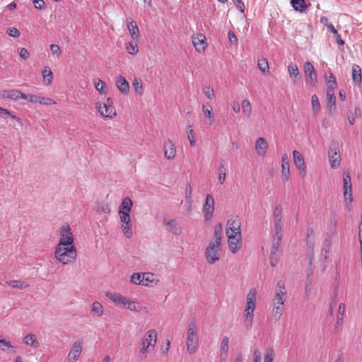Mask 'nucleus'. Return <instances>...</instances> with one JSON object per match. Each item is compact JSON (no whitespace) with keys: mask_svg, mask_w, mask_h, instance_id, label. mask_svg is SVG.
<instances>
[{"mask_svg":"<svg viewBox=\"0 0 362 362\" xmlns=\"http://www.w3.org/2000/svg\"><path fill=\"white\" fill-rule=\"evenodd\" d=\"M281 174L284 182H287L290 178L289 158L286 153L281 156Z\"/></svg>","mask_w":362,"mask_h":362,"instance_id":"nucleus-20","label":"nucleus"},{"mask_svg":"<svg viewBox=\"0 0 362 362\" xmlns=\"http://www.w3.org/2000/svg\"><path fill=\"white\" fill-rule=\"evenodd\" d=\"M286 298L287 292L285 286V282L283 280H279L276 283L275 295L273 299L286 302Z\"/></svg>","mask_w":362,"mask_h":362,"instance_id":"nucleus-22","label":"nucleus"},{"mask_svg":"<svg viewBox=\"0 0 362 362\" xmlns=\"http://www.w3.org/2000/svg\"><path fill=\"white\" fill-rule=\"evenodd\" d=\"M6 33L12 37L17 38L20 36V31L13 27H10L7 29Z\"/></svg>","mask_w":362,"mask_h":362,"instance_id":"nucleus-63","label":"nucleus"},{"mask_svg":"<svg viewBox=\"0 0 362 362\" xmlns=\"http://www.w3.org/2000/svg\"><path fill=\"white\" fill-rule=\"evenodd\" d=\"M304 71L305 74V82L310 86H315L317 83V76L313 65L310 62H306L304 64Z\"/></svg>","mask_w":362,"mask_h":362,"instance_id":"nucleus-14","label":"nucleus"},{"mask_svg":"<svg viewBox=\"0 0 362 362\" xmlns=\"http://www.w3.org/2000/svg\"><path fill=\"white\" fill-rule=\"evenodd\" d=\"M279 254L278 252L271 251L270 255V264L272 267H275L278 262Z\"/></svg>","mask_w":362,"mask_h":362,"instance_id":"nucleus-64","label":"nucleus"},{"mask_svg":"<svg viewBox=\"0 0 362 362\" xmlns=\"http://www.w3.org/2000/svg\"><path fill=\"white\" fill-rule=\"evenodd\" d=\"M159 279L158 275L151 272H143L141 286L153 287L158 284Z\"/></svg>","mask_w":362,"mask_h":362,"instance_id":"nucleus-21","label":"nucleus"},{"mask_svg":"<svg viewBox=\"0 0 362 362\" xmlns=\"http://www.w3.org/2000/svg\"><path fill=\"white\" fill-rule=\"evenodd\" d=\"M282 237L274 236L272 251L279 252Z\"/></svg>","mask_w":362,"mask_h":362,"instance_id":"nucleus-60","label":"nucleus"},{"mask_svg":"<svg viewBox=\"0 0 362 362\" xmlns=\"http://www.w3.org/2000/svg\"><path fill=\"white\" fill-rule=\"evenodd\" d=\"M132 224L131 222L121 223V230L124 235L127 238H129L132 236Z\"/></svg>","mask_w":362,"mask_h":362,"instance_id":"nucleus-47","label":"nucleus"},{"mask_svg":"<svg viewBox=\"0 0 362 362\" xmlns=\"http://www.w3.org/2000/svg\"><path fill=\"white\" fill-rule=\"evenodd\" d=\"M163 153L167 160H173L175 157L177 149L171 139H168L163 142Z\"/></svg>","mask_w":362,"mask_h":362,"instance_id":"nucleus-17","label":"nucleus"},{"mask_svg":"<svg viewBox=\"0 0 362 362\" xmlns=\"http://www.w3.org/2000/svg\"><path fill=\"white\" fill-rule=\"evenodd\" d=\"M39 101H40L39 104H40V105H49L56 104L55 100H54L51 98L43 97V96H40Z\"/></svg>","mask_w":362,"mask_h":362,"instance_id":"nucleus-61","label":"nucleus"},{"mask_svg":"<svg viewBox=\"0 0 362 362\" xmlns=\"http://www.w3.org/2000/svg\"><path fill=\"white\" fill-rule=\"evenodd\" d=\"M352 79L358 85L361 83V69L357 64H354L352 66Z\"/></svg>","mask_w":362,"mask_h":362,"instance_id":"nucleus-37","label":"nucleus"},{"mask_svg":"<svg viewBox=\"0 0 362 362\" xmlns=\"http://www.w3.org/2000/svg\"><path fill=\"white\" fill-rule=\"evenodd\" d=\"M185 199L187 202L189 204V208L191 207L192 204V188L189 185H187L186 186L185 189Z\"/></svg>","mask_w":362,"mask_h":362,"instance_id":"nucleus-62","label":"nucleus"},{"mask_svg":"<svg viewBox=\"0 0 362 362\" xmlns=\"http://www.w3.org/2000/svg\"><path fill=\"white\" fill-rule=\"evenodd\" d=\"M126 305H127V308L128 310L133 312L140 313L143 310V307L141 305V303L135 302L134 300H131L129 299H127V302H126Z\"/></svg>","mask_w":362,"mask_h":362,"instance_id":"nucleus-41","label":"nucleus"},{"mask_svg":"<svg viewBox=\"0 0 362 362\" xmlns=\"http://www.w3.org/2000/svg\"><path fill=\"white\" fill-rule=\"evenodd\" d=\"M95 109L103 117L113 118L116 116V110L112 105V100L107 98L105 103L97 102Z\"/></svg>","mask_w":362,"mask_h":362,"instance_id":"nucleus-7","label":"nucleus"},{"mask_svg":"<svg viewBox=\"0 0 362 362\" xmlns=\"http://www.w3.org/2000/svg\"><path fill=\"white\" fill-rule=\"evenodd\" d=\"M44 83L49 86L53 81V73L49 66H45L42 71Z\"/></svg>","mask_w":362,"mask_h":362,"instance_id":"nucleus-33","label":"nucleus"},{"mask_svg":"<svg viewBox=\"0 0 362 362\" xmlns=\"http://www.w3.org/2000/svg\"><path fill=\"white\" fill-rule=\"evenodd\" d=\"M23 342L25 345L32 348L37 349L40 346V343L38 342L35 334L33 333L26 334L23 339Z\"/></svg>","mask_w":362,"mask_h":362,"instance_id":"nucleus-26","label":"nucleus"},{"mask_svg":"<svg viewBox=\"0 0 362 362\" xmlns=\"http://www.w3.org/2000/svg\"><path fill=\"white\" fill-rule=\"evenodd\" d=\"M288 71L290 76L293 78L294 81H296L299 78V70L296 64H289L288 66Z\"/></svg>","mask_w":362,"mask_h":362,"instance_id":"nucleus-44","label":"nucleus"},{"mask_svg":"<svg viewBox=\"0 0 362 362\" xmlns=\"http://www.w3.org/2000/svg\"><path fill=\"white\" fill-rule=\"evenodd\" d=\"M221 257V247L220 243L210 242L205 250V258L209 264L218 262Z\"/></svg>","mask_w":362,"mask_h":362,"instance_id":"nucleus-5","label":"nucleus"},{"mask_svg":"<svg viewBox=\"0 0 362 362\" xmlns=\"http://www.w3.org/2000/svg\"><path fill=\"white\" fill-rule=\"evenodd\" d=\"M110 211V206L107 203H100L97 205L96 211L99 214H109Z\"/></svg>","mask_w":362,"mask_h":362,"instance_id":"nucleus-53","label":"nucleus"},{"mask_svg":"<svg viewBox=\"0 0 362 362\" xmlns=\"http://www.w3.org/2000/svg\"><path fill=\"white\" fill-rule=\"evenodd\" d=\"M90 313L93 316L102 317L104 313L103 306L100 302L95 301L92 304Z\"/></svg>","mask_w":362,"mask_h":362,"instance_id":"nucleus-34","label":"nucleus"},{"mask_svg":"<svg viewBox=\"0 0 362 362\" xmlns=\"http://www.w3.org/2000/svg\"><path fill=\"white\" fill-rule=\"evenodd\" d=\"M293 163L296 168L299 170L301 177L306 176V165L301 153L297 150H294L292 153Z\"/></svg>","mask_w":362,"mask_h":362,"instance_id":"nucleus-13","label":"nucleus"},{"mask_svg":"<svg viewBox=\"0 0 362 362\" xmlns=\"http://www.w3.org/2000/svg\"><path fill=\"white\" fill-rule=\"evenodd\" d=\"M203 93L208 99L212 100L214 98V90L210 86H204L203 88Z\"/></svg>","mask_w":362,"mask_h":362,"instance_id":"nucleus-56","label":"nucleus"},{"mask_svg":"<svg viewBox=\"0 0 362 362\" xmlns=\"http://www.w3.org/2000/svg\"><path fill=\"white\" fill-rule=\"evenodd\" d=\"M132 86L136 94H138L139 95H143L144 90L142 81L141 79L135 78L132 83Z\"/></svg>","mask_w":362,"mask_h":362,"instance_id":"nucleus-49","label":"nucleus"},{"mask_svg":"<svg viewBox=\"0 0 362 362\" xmlns=\"http://www.w3.org/2000/svg\"><path fill=\"white\" fill-rule=\"evenodd\" d=\"M105 296L110 299L115 305H123L126 306V302H127V298L123 297L120 294L106 292Z\"/></svg>","mask_w":362,"mask_h":362,"instance_id":"nucleus-28","label":"nucleus"},{"mask_svg":"<svg viewBox=\"0 0 362 362\" xmlns=\"http://www.w3.org/2000/svg\"><path fill=\"white\" fill-rule=\"evenodd\" d=\"M332 241L329 238H327L325 240L323 246L321 250V255L323 257L325 261H326L329 257V252L331 247Z\"/></svg>","mask_w":362,"mask_h":362,"instance_id":"nucleus-40","label":"nucleus"},{"mask_svg":"<svg viewBox=\"0 0 362 362\" xmlns=\"http://www.w3.org/2000/svg\"><path fill=\"white\" fill-rule=\"evenodd\" d=\"M218 182L221 185L223 184V182L226 180V169L224 167L223 162L221 161L219 164V166L218 168Z\"/></svg>","mask_w":362,"mask_h":362,"instance_id":"nucleus-51","label":"nucleus"},{"mask_svg":"<svg viewBox=\"0 0 362 362\" xmlns=\"http://www.w3.org/2000/svg\"><path fill=\"white\" fill-rule=\"evenodd\" d=\"M343 191L344 202L349 209H350L352 202V183L349 171H344L343 174Z\"/></svg>","mask_w":362,"mask_h":362,"instance_id":"nucleus-9","label":"nucleus"},{"mask_svg":"<svg viewBox=\"0 0 362 362\" xmlns=\"http://www.w3.org/2000/svg\"><path fill=\"white\" fill-rule=\"evenodd\" d=\"M6 284L8 285H9L10 286H11L12 288H21V289L26 288L29 287V286H30L28 284L22 282L21 281H17V280L7 281Z\"/></svg>","mask_w":362,"mask_h":362,"instance_id":"nucleus-50","label":"nucleus"},{"mask_svg":"<svg viewBox=\"0 0 362 362\" xmlns=\"http://www.w3.org/2000/svg\"><path fill=\"white\" fill-rule=\"evenodd\" d=\"M133 206V202L129 197H126L122 199V204L119 207V214H130Z\"/></svg>","mask_w":362,"mask_h":362,"instance_id":"nucleus-30","label":"nucleus"},{"mask_svg":"<svg viewBox=\"0 0 362 362\" xmlns=\"http://www.w3.org/2000/svg\"><path fill=\"white\" fill-rule=\"evenodd\" d=\"M143 273H134L130 277V282L134 285L141 286Z\"/></svg>","mask_w":362,"mask_h":362,"instance_id":"nucleus-54","label":"nucleus"},{"mask_svg":"<svg viewBox=\"0 0 362 362\" xmlns=\"http://www.w3.org/2000/svg\"><path fill=\"white\" fill-rule=\"evenodd\" d=\"M23 96L24 93L16 89L0 90V98L3 99L18 100L19 99H23Z\"/></svg>","mask_w":362,"mask_h":362,"instance_id":"nucleus-18","label":"nucleus"},{"mask_svg":"<svg viewBox=\"0 0 362 362\" xmlns=\"http://www.w3.org/2000/svg\"><path fill=\"white\" fill-rule=\"evenodd\" d=\"M328 157L332 168L336 169L340 166L341 155L339 142L332 140L329 146Z\"/></svg>","mask_w":362,"mask_h":362,"instance_id":"nucleus-6","label":"nucleus"},{"mask_svg":"<svg viewBox=\"0 0 362 362\" xmlns=\"http://www.w3.org/2000/svg\"><path fill=\"white\" fill-rule=\"evenodd\" d=\"M257 66L259 69L264 74H268L269 72L268 60L264 57H262L258 59Z\"/></svg>","mask_w":362,"mask_h":362,"instance_id":"nucleus-46","label":"nucleus"},{"mask_svg":"<svg viewBox=\"0 0 362 362\" xmlns=\"http://www.w3.org/2000/svg\"><path fill=\"white\" fill-rule=\"evenodd\" d=\"M226 235H242L241 220L238 215L231 214L228 216L226 225Z\"/></svg>","mask_w":362,"mask_h":362,"instance_id":"nucleus-8","label":"nucleus"},{"mask_svg":"<svg viewBox=\"0 0 362 362\" xmlns=\"http://www.w3.org/2000/svg\"><path fill=\"white\" fill-rule=\"evenodd\" d=\"M312 111L313 115L316 116L320 111L321 105L317 95L314 94L311 97Z\"/></svg>","mask_w":362,"mask_h":362,"instance_id":"nucleus-38","label":"nucleus"},{"mask_svg":"<svg viewBox=\"0 0 362 362\" xmlns=\"http://www.w3.org/2000/svg\"><path fill=\"white\" fill-rule=\"evenodd\" d=\"M202 110L204 117L209 122V124H211L214 122V114L213 113V107L209 103H204L202 105Z\"/></svg>","mask_w":362,"mask_h":362,"instance_id":"nucleus-27","label":"nucleus"},{"mask_svg":"<svg viewBox=\"0 0 362 362\" xmlns=\"http://www.w3.org/2000/svg\"><path fill=\"white\" fill-rule=\"evenodd\" d=\"M164 225L168 229L175 235H180L182 232L181 228L174 219L164 220Z\"/></svg>","mask_w":362,"mask_h":362,"instance_id":"nucleus-31","label":"nucleus"},{"mask_svg":"<svg viewBox=\"0 0 362 362\" xmlns=\"http://www.w3.org/2000/svg\"><path fill=\"white\" fill-rule=\"evenodd\" d=\"M187 350L189 354L197 351L199 344L198 327L194 321L190 322L187 331Z\"/></svg>","mask_w":362,"mask_h":362,"instance_id":"nucleus-3","label":"nucleus"},{"mask_svg":"<svg viewBox=\"0 0 362 362\" xmlns=\"http://www.w3.org/2000/svg\"><path fill=\"white\" fill-rule=\"evenodd\" d=\"M126 49L129 54H136L139 52L137 43L135 42H129L126 45Z\"/></svg>","mask_w":362,"mask_h":362,"instance_id":"nucleus-52","label":"nucleus"},{"mask_svg":"<svg viewBox=\"0 0 362 362\" xmlns=\"http://www.w3.org/2000/svg\"><path fill=\"white\" fill-rule=\"evenodd\" d=\"M241 106L244 115L247 117H249L251 115L252 110L250 102L247 99L243 100Z\"/></svg>","mask_w":362,"mask_h":362,"instance_id":"nucleus-45","label":"nucleus"},{"mask_svg":"<svg viewBox=\"0 0 362 362\" xmlns=\"http://www.w3.org/2000/svg\"><path fill=\"white\" fill-rule=\"evenodd\" d=\"M82 345L83 341L81 340H78L74 343L73 346L68 354V360L70 362H75L78 359L82 352Z\"/></svg>","mask_w":362,"mask_h":362,"instance_id":"nucleus-19","label":"nucleus"},{"mask_svg":"<svg viewBox=\"0 0 362 362\" xmlns=\"http://www.w3.org/2000/svg\"><path fill=\"white\" fill-rule=\"evenodd\" d=\"M291 4L294 10L299 12H305L307 9V5L304 0H291Z\"/></svg>","mask_w":362,"mask_h":362,"instance_id":"nucleus-39","label":"nucleus"},{"mask_svg":"<svg viewBox=\"0 0 362 362\" xmlns=\"http://www.w3.org/2000/svg\"><path fill=\"white\" fill-rule=\"evenodd\" d=\"M76 257L77 250L75 245H56L54 258L63 265L74 262Z\"/></svg>","mask_w":362,"mask_h":362,"instance_id":"nucleus-2","label":"nucleus"},{"mask_svg":"<svg viewBox=\"0 0 362 362\" xmlns=\"http://www.w3.org/2000/svg\"><path fill=\"white\" fill-rule=\"evenodd\" d=\"M93 83L95 89L100 94H105L107 92V88L106 87L105 83L100 78H95L93 80Z\"/></svg>","mask_w":362,"mask_h":362,"instance_id":"nucleus-43","label":"nucleus"},{"mask_svg":"<svg viewBox=\"0 0 362 362\" xmlns=\"http://www.w3.org/2000/svg\"><path fill=\"white\" fill-rule=\"evenodd\" d=\"M157 341V332L155 329L148 330L141 341L140 354L146 355L147 353L153 351Z\"/></svg>","mask_w":362,"mask_h":362,"instance_id":"nucleus-4","label":"nucleus"},{"mask_svg":"<svg viewBox=\"0 0 362 362\" xmlns=\"http://www.w3.org/2000/svg\"><path fill=\"white\" fill-rule=\"evenodd\" d=\"M186 134L187 136V139L189 141L191 146H194L196 145V138H195V132L192 128V124H188L186 127Z\"/></svg>","mask_w":362,"mask_h":362,"instance_id":"nucleus-42","label":"nucleus"},{"mask_svg":"<svg viewBox=\"0 0 362 362\" xmlns=\"http://www.w3.org/2000/svg\"><path fill=\"white\" fill-rule=\"evenodd\" d=\"M255 148L258 156L264 157L268 149V144L265 139L258 138L255 141Z\"/></svg>","mask_w":362,"mask_h":362,"instance_id":"nucleus-23","label":"nucleus"},{"mask_svg":"<svg viewBox=\"0 0 362 362\" xmlns=\"http://www.w3.org/2000/svg\"><path fill=\"white\" fill-rule=\"evenodd\" d=\"M229 349V338L226 336L223 337L221 345H220V357L221 360L225 362L227 356H228V351Z\"/></svg>","mask_w":362,"mask_h":362,"instance_id":"nucleus-25","label":"nucleus"},{"mask_svg":"<svg viewBox=\"0 0 362 362\" xmlns=\"http://www.w3.org/2000/svg\"><path fill=\"white\" fill-rule=\"evenodd\" d=\"M274 356L275 354L273 349H267L264 357V362H273Z\"/></svg>","mask_w":362,"mask_h":362,"instance_id":"nucleus-57","label":"nucleus"},{"mask_svg":"<svg viewBox=\"0 0 362 362\" xmlns=\"http://www.w3.org/2000/svg\"><path fill=\"white\" fill-rule=\"evenodd\" d=\"M127 28L132 37L134 40H138L139 37V30L136 23L134 20L130 21L128 22Z\"/></svg>","mask_w":362,"mask_h":362,"instance_id":"nucleus-32","label":"nucleus"},{"mask_svg":"<svg viewBox=\"0 0 362 362\" xmlns=\"http://www.w3.org/2000/svg\"><path fill=\"white\" fill-rule=\"evenodd\" d=\"M74 245V237L69 225L62 226L59 230V241L57 245Z\"/></svg>","mask_w":362,"mask_h":362,"instance_id":"nucleus-10","label":"nucleus"},{"mask_svg":"<svg viewBox=\"0 0 362 362\" xmlns=\"http://www.w3.org/2000/svg\"><path fill=\"white\" fill-rule=\"evenodd\" d=\"M346 312V305L344 303H341L339 305L337 314V320L335 322V327L337 328L341 327L344 322V317Z\"/></svg>","mask_w":362,"mask_h":362,"instance_id":"nucleus-29","label":"nucleus"},{"mask_svg":"<svg viewBox=\"0 0 362 362\" xmlns=\"http://www.w3.org/2000/svg\"><path fill=\"white\" fill-rule=\"evenodd\" d=\"M285 310V307L283 306H276L272 307L271 317L274 321L276 322L281 317L284 312Z\"/></svg>","mask_w":362,"mask_h":362,"instance_id":"nucleus-36","label":"nucleus"},{"mask_svg":"<svg viewBox=\"0 0 362 362\" xmlns=\"http://www.w3.org/2000/svg\"><path fill=\"white\" fill-rule=\"evenodd\" d=\"M222 225L221 223H218L214 227V237L210 240V242L213 243H221V238H222Z\"/></svg>","mask_w":362,"mask_h":362,"instance_id":"nucleus-35","label":"nucleus"},{"mask_svg":"<svg viewBox=\"0 0 362 362\" xmlns=\"http://www.w3.org/2000/svg\"><path fill=\"white\" fill-rule=\"evenodd\" d=\"M274 222H282V208L281 205H276L273 210Z\"/></svg>","mask_w":362,"mask_h":362,"instance_id":"nucleus-48","label":"nucleus"},{"mask_svg":"<svg viewBox=\"0 0 362 362\" xmlns=\"http://www.w3.org/2000/svg\"><path fill=\"white\" fill-rule=\"evenodd\" d=\"M228 249L230 252L235 255L242 247L243 235H226Z\"/></svg>","mask_w":362,"mask_h":362,"instance_id":"nucleus-11","label":"nucleus"},{"mask_svg":"<svg viewBox=\"0 0 362 362\" xmlns=\"http://www.w3.org/2000/svg\"><path fill=\"white\" fill-rule=\"evenodd\" d=\"M40 98V96L37 95H34V94L26 95L24 93L23 100H25L31 103L39 104Z\"/></svg>","mask_w":362,"mask_h":362,"instance_id":"nucleus-55","label":"nucleus"},{"mask_svg":"<svg viewBox=\"0 0 362 362\" xmlns=\"http://www.w3.org/2000/svg\"><path fill=\"white\" fill-rule=\"evenodd\" d=\"M327 107L332 113L335 110L336 105V97L335 96H327Z\"/></svg>","mask_w":362,"mask_h":362,"instance_id":"nucleus-59","label":"nucleus"},{"mask_svg":"<svg viewBox=\"0 0 362 362\" xmlns=\"http://www.w3.org/2000/svg\"><path fill=\"white\" fill-rule=\"evenodd\" d=\"M257 307V291L255 288L250 289L246 296V304L243 312L245 327L251 329L254 322V313Z\"/></svg>","mask_w":362,"mask_h":362,"instance_id":"nucleus-1","label":"nucleus"},{"mask_svg":"<svg viewBox=\"0 0 362 362\" xmlns=\"http://www.w3.org/2000/svg\"><path fill=\"white\" fill-rule=\"evenodd\" d=\"M275 233L274 236L282 237L283 234V223L282 222H274Z\"/></svg>","mask_w":362,"mask_h":362,"instance_id":"nucleus-58","label":"nucleus"},{"mask_svg":"<svg viewBox=\"0 0 362 362\" xmlns=\"http://www.w3.org/2000/svg\"><path fill=\"white\" fill-rule=\"evenodd\" d=\"M192 41L195 49L199 52H204L207 47L206 38L202 33H199L193 35Z\"/></svg>","mask_w":362,"mask_h":362,"instance_id":"nucleus-16","label":"nucleus"},{"mask_svg":"<svg viewBox=\"0 0 362 362\" xmlns=\"http://www.w3.org/2000/svg\"><path fill=\"white\" fill-rule=\"evenodd\" d=\"M115 84L122 93L127 94L129 93V84L123 76L119 75L116 77Z\"/></svg>","mask_w":362,"mask_h":362,"instance_id":"nucleus-24","label":"nucleus"},{"mask_svg":"<svg viewBox=\"0 0 362 362\" xmlns=\"http://www.w3.org/2000/svg\"><path fill=\"white\" fill-rule=\"evenodd\" d=\"M214 199L211 194H207L203 206V213L205 221H211L214 216Z\"/></svg>","mask_w":362,"mask_h":362,"instance_id":"nucleus-12","label":"nucleus"},{"mask_svg":"<svg viewBox=\"0 0 362 362\" xmlns=\"http://www.w3.org/2000/svg\"><path fill=\"white\" fill-rule=\"evenodd\" d=\"M315 233L312 228H308L306 231L307 250L310 255V264L312 263L315 248Z\"/></svg>","mask_w":362,"mask_h":362,"instance_id":"nucleus-15","label":"nucleus"}]
</instances>
